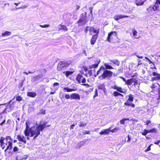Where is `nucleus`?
<instances>
[{"label": "nucleus", "instance_id": "nucleus-1", "mask_svg": "<svg viewBox=\"0 0 160 160\" xmlns=\"http://www.w3.org/2000/svg\"><path fill=\"white\" fill-rule=\"evenodd\" d=\"M48 122H44L43 124H39L36 127H32L29 128V127L27 122H26V128L24 131V133L26 136H29V133L31 134L30 137L34 136L33 139H35L40 134V132L42 131L44 129L47 127H49L50 125L46 124Z\"/></svg>", "mask_w": 160, "mask_h": 160}, {"label": "nucleus", "instance_id": "nucleus-2", "mask_svg": "<svg viewBox=\"0 0 160 160\" xmlns=\"http://www.w3.org/2000/svg\"><path fill=\"white\" fill-rule=\"evenodd\" d=\"M0 146L2 149H4L7 146L4 151L6 152L8 150H11L12 148V139L10 136H7L5 138L3 137H1L0 138Z\"/></svg>", "mask_w": 160, "mask_h": 160}, {"label": "nucleus", "instance_id": "nucleus-3", "mask_svg": "<svg viewBox=\"0 0 160 160\" xmlns=\"http://www.w3.org/2000/svg\"><path fill=\"white\" fill-rule=\"evenodd\" d=\"M101 72H103L102 75L99 76V78H102V79H105L109 78L110 76V71L106 70L105 68L103 66H101L97 71V75H94L96 77Z\"/></svg>", "mask_w": 160, "mask_h": 160}, {"label": "nucleus", "instance_id": "nucleus-4", "mask_svg": "<svg viewBox=\"0 0 160 160\" xmlns=\"http://www.w3.org/2000/svg\"><path fill=\"white\" fill-rule=\"evenodd\" d=\"M69 64L65 61H60L58 64L57 69L58 71H62L68 66Z\"/></svg>", "mask_w": 160, "mask_h": 160}, {"label": "nucleus", "instance_id": "nucleus-5", "mask_svg": "<svg viewBox=\"0 0 160 160\" xmlns=\"http://www.w3.org/2000/svg\"><path fill=\"white\" fill-rule=\"evenodd\" d=\"M138 76V74L137 72L134 73L133 75L132 76V78L130 79H128L129 82L128 85H130L132 83H134L133 86L135 87L138 85V78H134V77H137Z\"/></svg>", "mask_w": 160, "mask_h": 160}, {"label": "nucleus", "instance_id": "nucleus-6", "mask_svg": "<svg viewBox=\"0 0 160 160\" xmlns=\"http://www.w3.org/2000/svg\"><path fill=\"white\" fill-rule=\"evenodd\" d=\"M83 73L78 74L77 75L76 78V81L79 83H84L86 82V79L85 78L83 77Z\"/></svg>", "mask_w": 160, "mask_h": 160}, {"label": "nucleus", "instance_id": "nucleus-7", "mask_svg": "<svg viewBox=\"0 0 160 160\" xmlns=\"http://www.w3.org/2000/svg\"><path fill=\"white\" fill-rule=\"evenodd\" d=\"M7 113L0 112V125L2 126L6 122V115L4 114Z\"/></svg>", "mask_w": 160, "mask_h": 160}, {"label": "nucleus", "instance_id": "nucleus-8", "mask_svg": "<svg viewBox=\"0 0 160 160\" xmlns=\"http://www.w3.org/2000/svg\"><path fill=\"white\" fill-rule=\"evenodd\" d=\"M152 75L155 77H152L151 81H154L160 80V74L156 72H153L152 73Z\"/></svg>", "mask_w": 160, "mask_h": 160}, {"label": "nucleus", "instance_id": "nucleus-9", "mask_svg": "<svg viewBox=\"0 0 160 160\" xmlns=\"http://www.w3.org/2000/svg\"><path fill=\"white\" fill-rule=\"evenodd\" d=\"M17 139L20 142H23L24 144H26L27 140L26 139L25 136L21 134H19L17 135Z\"/></svg>", "mask_w": 160, "mask_h": 160}, {"label": "nucleus", "instance_id": "nucleus-10", "mask_svg": "<svg viewBox=\"0 0 160 160\" xmlns=\"http://www.w3.org/2000/svg\"><path fill=\"white\" fill-rule=\"evenodd\" d=\"M98 35L94 34L93 35L90 40V43L92 45H94L96 42V41L98 38Z\"/></svg>", "mask_w": 160, "mask_h": 160}, {"label": "nucleus", "instance_id": "nucleus-11", "mask_svg": "<svg viewBox=\"0 0 160 160\" xmlns=\"http://www.w3.org/2000/svg\"><path fill=\"white\" fill-rule=\"evenodd\" d=\"M80 99V96L77 93H73L70 95L71 99L79 100Z\"/></svg>", "mask_w": 160, "mask_h": 160}, {"label": "nucleus", "instance_id": "nucleus-12", "mask_svg": "<svg viewBox=\"0 0 160 160\" xmlns=\"http://www.w3.org/2000/svg\"><path fill=\"white\" fill-rule=\"evenodd\" d=\"M89 31L90 33L91 32H92L93 33H96L95 34H97V35H98L99 32V29H96L95 28L93 27H90Z\"/></svg>", "mask_w": 160, "mask_h": 160}, {"label": "nucleus", "instance_id": "nucleus-13", "mask_svg": "<svg viewBox=\"0 0 160 160\" xmlns=\"http://www.w3.org/2000/svg\"><path fill=\"white\" fill-rule=\"evenodd\" d=\"M5 103L0 104V112L7 113V108L4 106Z\"/></svg>", "mask_w": 160, "mask_h": 160}, {"label": "nucleus", "instance_id": "nucleus-14", "mask_svg": "<svg viewBox=\"0 0 160 160\" xmlns=\"http://www.w3.org/2000/svg\"><path fill=\"white\" fill-rule=\"evenodd\" d=\"M111 88L116 90L118 91L121 93H124V92L122 88L120 87H118L117 85H115L111 87Z\"/></svg>", "mask_w": 160, "mask_h": 160}, {"label": "nucleus", "instance_id": "nucleus-15", "mask_svg": "<svg viewBox=\"0 0 160 160\" xmlns=\"http://www.w3.org/2000/svg\"><path fill=\"white\" fill-rule=\"evenodd\" d=\"M100 62V60H97L96 62H95V64L91 65L89 66V68L90 69H91L92 68H97Z\"/></svg>", "mask_w": 160, "mask_h": 160}, {"label": "nucleus", "instance_id": "nucleus-16", "mask_svg": "<svg viewBox=\"0 0 160 160\" xmlns=\"http://www.w3.org/2000/svg\"><path fill=\"white\" fill-rule=\"evenodd\" d=\"M110 132V128L107 129H104L102 130L101 131L99 132V134L101 135H108L109 133Z\"/></svg>", "mask_w": 160, "mask_h": 160}, {"label": "nucleus", "instance_id": "nucleus-17", "mask_svg": "<svg viewBox=\"0 0 160 160\" xmlns=\"http://www.w3.org/2000/svg\"><path fill=\"white\" fill-rule=\"evenodd\" d=\"M158 4L160 5V0H156L154 3L153 7L155 9V10L158 11L159 8Z\"/></svg>", "mask_w": 160, "mask_h": 160}, {"label": "nucleus", "instance_id": "nucleus-18", "mask_svg": "<svg viewBox=\"0 0 160 160\" xmlns=\"http://www.w3.org/2000/svg\"><path fill=\"white\" fill-rule=\"evenodd\" d=\"M86 16H84L83 15H82L81 18L77 21V23H79L81 22H84L85 23L87 22L86 19Z\"/></svg>", "mask_w": 160, "mask_h": 160}, {"label": "nucleus", "instance_id": "nucleus-19", "mask_svg": "<svg viewBox=\"0 0 160 160\" xmlns=\"http://www.w3.org/2000/svg\"><path fill=\"white\" fill-rule=\"evenodd\" d=\"M147 0H136V4L137 6L142 5Z\"/></svg>", "mask_w": 160, "mask_h": 160}, {"label": "nucleus", "instance_id": "nucleus-20", "mask_svg": "<svg viewBox=\"0 0 160 160\" xmlns=\"http://www.w3.org/2000/svg\"><path fill=\"white\" fill-rule=\"evenodd\" d=\"M27 95L30 97L34 98L37 95V94L35 92H30L27 93Z\"/></svg>", "mask_w": 160, "mask_h": 160}, {"label": "nucleus", "instance_id": "nucleus-21", "mask_svg": "<svg viewBox=\"0 0 160 160\" xmlns=\"http://www.w3.org/2000/svg\"><path fill=\"white\" fill-rule=\"evenodd\" d=\"M98 88L99 89L103 90L105 93H106L105 85L103 84H99V85L98 86Z\"/></svg>", "mask_w": 160, "mask_h": 160}, {"label": "nucleus", "instance_id": "nucleus-22", "mask_svg": "<svg viewBox=\"0 0 160 160\" xmlns=\"http://www.w3.org/2000/svg\"><path fill=\"white\" fill-rule=\"evenodd\" d=\"M112 95L114 97H116L118 96H120L122 97H123V95L121 93L117 91H114L113 92Z\"/></svg>", "mask_w": 160, "mask_h": 160}, {"label": "nucleus", "instance_id": "nucleus-23", "mask_svg": "<svg viewBox=\"0 0 160 160\" xmlns=\"http://www.w3.org/2000/svg\"><path fill=\"white\" fill-rule=\"evenodd\" d=\"M147 10L149 13H151L153 11H156V10H155L153 6H150L147 8Z\"/></svg>", "mask_w": 160, "mask_h": 160}, {"label": "nucleus", "instance_id": "nucleus-24", "mask_svg": "<svg viewBox=\"0 0 160 160\" xmlns=\"http://www.w3.org/2000/svg\"><path fill=\"white\" fill-rule=\"evenodd\" d=\"M63 90H65L68 92H71L75 91L76 90V89L69 88L68 87H65L63 88Z\"/></svg>", "mask_w": 160, "mask_h": 160}, {"label": "nucleus", "instance_id": "nucleus-25", "mask_svg": "<svg viewBox=\"0 0 160 160\" xmlns=\"http://www.w3.org/2000/svg\"><path fill=\"white\" fill-rule=\"evenodd\" d=\"M74 72V71H67L63 72V73L65 74L66 77H68L69 75L72 74Z\"/></svg>", "mask_w": 160, "mask_h": 160}, {"label": "nucleus", "instance_id": "nucleus-26", "mask_svg": "<svg viewBox=\"0 0 160 160\" xmlns=\"http://www.w3.org/2000/svg\"><path fill=\"white\" fill-rule=\"evenodd\" d=\"M11 32L6 31L2 33V37H5L6 36H9L11 35Z\"/></svg>", "mask_w": 160, "mask_h": 160}, {"label": "nucleus", "instance_id": "nucleus-27", "mask_svg": "<svg viewBox=\"0 0 160 160\" xmlns=\"http://www.w3.org/2000/svg\"><path fill=\"white\" fill-rule=\"evenodd\" d=\"M114 20H115L116 21H118V20L122 18V15H115L113 18Z\"/></svg>", "mask_w": 160, "mask_h": 160}, {"label": "nucleus", "instance_id": "nucleus-28", "mask_svg": "<svg viewBox=\"0 0 160 160\" xmlns=\"http://www.w3.org/2000/svg\"><path fill=\"white\" fill-rule=\"evenodd\" d=\"M128 98L127 100L129 101L130 102H132L133 101L134 97L131 94H130L128 96Z\"/></svg>", "mask_w": 160, "mask_h": 160}, {"label": "nucleus", "instance_id": "nucleus-29", "mask_svg": "<svg viewBox=\"0 0 160 160\" xmlns=\"http://www.w3.org/2000/svg\"><path fill=\"white\" fill-rule=\"evenodd\" d=\"M60 26L61 27L60 28V29L66 32L68 31V28L66 26L60 24Z\"/></svg>", "mask_w": 160, "mask_h": 160}, {"label": "nucleus", "instance_id": "nucleus-30", "mask_svg": "<svg viewBox=\"0 0 160 160\" xmlns=\"http://www.w3.org/2000/svg\"><path fill=\"white\" fill-rule=\"evenodd\" d=\"M64 97H65V98L67 99L70 98V95L69 94H63L62 96V97L61 98H63Z\"/></svg>", "mask_w": 160, "mask_h": 160}, {"label": "nucleus", "instance_id": "nucleus-31", "mask_svg": "<svg viewBox=\"0 0 160 160\" xmlns=\"http://www.w3.org/2000/svg\"><path fill=\"white\" fill-rule=\"evenodd\" d=\"M158 85L159 86V85H160L158 83H155L152 84L151 86V88L152 89H155L156 88H157Z\"/></svg>", "mask_w": 160, "mask_h": 160}, {"label": "nucleus", "instance_id": "nucleus-32", "mask_svg": "<svg viewBox=\"0 0 160 160\" xmlns=\"http://www.w3.org/2000/svg\"><path fill=\"white\" fill-rule=\"evenodd\" d=\"M113 64H115L117 66H119L120 64V63L119 61L117 60H113L111 61Z\"/></svg>", "mask_w": 160, "mask_h": 160}, {"label": "nucleus", "instance_id": "nucleus-33", "mask_svg": "<svg viewBox=\"0 0 160 160\" xmlns=\"http://www.w3.org/2000/svg\"><path fill=\"white\" fill-rule=\"evenodd\" d=\"M126 120H129V119L128 118H123L120 121V124H124L125 121Z\"/></svg>", "mask_w": 160, "mask_h": 160}, {"label": "nucleus", "instance_id": "nucleus-34", "mask_svg": "<svg viewBox=\"0 0 160 160\" xmlns=\"http://www.w3.org/2000/svg\"><path fill=\"white\" fill-rule=\"evenodd\" d=\"M149 132V130L144 129L143 132H141V134L143 136H146Z\"/></svg>", "mask_w": 160, "mask_h": 160}, {"label": "nucleus", "instance_id": "nucleus-35", "mask_svg": "<svg viewBox=\"0 0 160 160\" xmlns=\"http://www.w3.org/2000/svg\"><path fill=\"white\" fill-rule=\"evenodd\" d=\"M120 129L118 127L115 128L111 130V132L112 133L117 132Z\"/></svg>", "mask_w": 160, "mask_h": 160}, {"label": "nucleus", "instance_id": "nucleus-36", "mask_svg": "<svg viewBox=\"0 0 160 160\" xmlns=\"http://www.w3.org/2000/svg\"><path fill=\"white\" fill-rule=\"evenodd\" d=\"M120 78H121L123 81H124L125 82V84L128 85V83L129 82L128 79L127 80H126V79L123 77H120Z\"/></svg>", "mask_w": 160, "mask_h": 160}, {"label": "nucleus", "instance_id": "nucleus-37", "mask_svg": "<svg viewBox=\"0 0 160 160\" xmlns=\"http://www.w3.org/2000/svg\"><path fill=\"white\" fill-rule=\"evenodd\" d=\"M40 114L45 115L46 114V110L42 109L40 110L39 113Z\"/></svg>", "mask_w": 160, "mask_h": 160}, {"label": "nucleus", "instance_id": "nucleus-38", "mask_svg": "<svg viewBox=\"0 0 160 160\" xmlns=\"http://www.w3.org/2000/svg\"><path fill=\"white\" fill-rule=\"evenodd\" d=\"M16 100L18 101H21L22 100V98L20 96H17L16 97Z\"/></svg>", "mask_w": 160, "mask_h": 160}, {"label": "nucleus", "instance_id": "nucleus-39", "mask_svg": "<svg viewBox=\"0 0 160 160\" xmlns=\"http://www.w3.org/2000/svg\"><path fill=\"white\" fill-rule=\"evenodd\" d=\"M39 26L42 28H47L49 27L50 26V25L49 24L40 25Z\"/></svg>", "mask_w": 160, "mask_h": 160}, {"label": "nucleus", "instance_id": "nucleus-40", "mask_svg": "<svg viewBox=\"0 0 160 160\" xmlns=\"http://www.w3.org/2000/svg\"><path fill=\"white\" fill-rule=\"evenodd\" d=\"M129 102V101L127 100L126 102L124 103V105H125L130 106V104L132 102Z\"/></svg>", "mask_w": 160, "mask_h": 160}, {"label": "nucleus", "instance_id": "nucleus-41", "mask_svg": "<svg viewBox=\"0 0 160 160\" xmlns=\"http://www.w3.org/2000/svg\"><path fill=\"white\" fill-rule=\"evenodd\" d=\"M157 130L155 128H153L152 129H150L149 130V132H156Z\"/></svg>", "mask_w": 160, "mask_h": 160}, {"label": "nucleus", "instance_id": "nucleus-42", "mask_svg": "<svg viewBox=\"0 0 160 160\" xmlns=\"http://www.w3.org/2000/svg\"><path fill=\"white\" fill-rule=\"evenodd\" d=\"M87 124L86 123H83L81 122L80 124L79 125L80 127H82L83 126H85L87 125Z\"/></svg>", "mask_w": 160, "mask_h": 160}, {"label": "nucleus", "instance_id": "nucleus-43", "mask_svg": "<svg viewBox=\"0 0 160 160\" xmlns=\"http://www.w3.org/2000/svg\"><path fill=\"white\" fill-rule=\"evenodd\" d=\"M19 150V148L17 146H15L13 147V152H15L18 151Z\"/></svg>", "mask_w": 160, "mask_h": 160}, {"label": "nucleus", "instance_id": "nucleus-44", "mask_svg": "<svg viewBox=\"0 0 160 160\" xmlns=\"http://www.w3.org/2000/svg\"><path fill=\"white\" fill-rule=\"evenodd\" d=\"M77 124V123H74L72 125H71L70 127V130H72L73 129L74 127Z\"/></svg>", "mask_w": 160, "mask_h": 160}, {"label": "nucleus", "instance_id": "nucleus-45", "mask_svg": "<svg viewBox=\"0 0 160 160\" xmlns=\"http://www.w3.org/2000/svg\"><path fill=\"white\" fill-rule=\"evenodd\" d=\"M158 99H160V85H159V88L158 90Z\"/></svg>", "mask_w": 160, "mask_h": 160}, {"label": "nucleus", "instance_id": "nucleus-46", "mask_svg": "<svg viewBox=\"0 0 160 160\" xmlns=\"http://www.w3.org/2000/svg\"><path fill=\"white\" fill-rule=\"evenodd\" d=\"M132 32L133 35L134 36L136 35L138 33V32L137 30L134 29H132Z\"/></svg>", "mask_w": 160, "mask_h": 160}, {"label": "nucleus", "instance_id": "nucleus-47", "mask_svg": "<svg viewBox=\"0 0 160 160\" xmlns=\"http://www.w3.org/2000/svg\"><path fill=\"white\" fill-rule=\"evenodd\" d=\"M33 78L35 79V80H36L37 79H38L41 78L40 75H38L35 76H34Z\"/></svg>", "mask_w": 160, "mask_h": 160}, {"label": "nucleus", "instance_id": "nucleus-48", "mask_svg": "<svg viewBox=\"0 0 160 160\" xmlns=\"http://www.w3.org/2000/svg\"><path fill=\"white\" fill-rule=\"evenodd\" d=\"M98 90L97 89L95 90L94 95L93 96V98H94L98 96Z\"/></svg>", "mask_w": 160, "mask_h": 160}, {"label": "nucleus", "instance_id": "nucleus-49", "mask_svg": "<svg viewBox=\"0 0 160 160\" xmlns=\"http://www.w3.org/2000/svg\"><path fill=\"white\" fill-rule=\"evenodd\" d=\"M104 66H105V69H110V65L106 64H104Z\"/></svg>", "mask_w": 160, "mask_h": 160}, {"label": "nucleus", "instance_id": "nucleus-50", "mask_svg": "<svg viewBox=\"0 0 160 160\" xmlns=\"http://www.w3.org/2000/svg\"><path fill=\"white\" fill-rule=\"evenodd\" d=\"M82 68L83 69L85 72H87L88 70V68L86 66H83L82 67Z\"/></svg>", "mask_w": 160, "mask_h": 160}, {"label": "nucleus", "instance_id": "nucleus-51", "mask_svg": "<svg viewBox=\"0 0 160 160\" xmlns=\"http://www.w3.org/2000/svg\"><path fill=\"white\" fill-rule=\"evenodd\" d=\"M151 145H149L147 148V149L145 150V152H147L151 150Z\"/></svg>", "mask_w": 160, "mask_h": 160}, {"label": "nucleus", "instance_id": "nucleus-52", "mask_svg": "<svg viewBox=\"0 0 160 160\" xmlns=\"http://www.w3.org/2000/svg\"><path fill=\"white\" fill-rule=\"evenodd\" d=\"M128 138V139L126 141L128 142H130V140H131V138L130 137V136L129 135H128L125 138V139L126 138Z\"/></svg>", "mask_w": 160, "mask_h": 160}, {"label": "nucleus", "instance_id": "nucleus-53", "mask_svg": "<svg viewBox=\"0 0 160 160\" xmlns=\"http://www.w3.org/2000/svg\"><path fill=\"white\" fill-rule=\"evenodd\" d=\"M89 27L88 26H87L84 30V32L86 33H87L88 31Z\"/></svg>", "mask_w": 160, "mask_h": 160}, {"label": "nucleus", "instance_id": "nucleus-54", "mask_svg": "<svg viewBox=\"0 0 160 160\" xmlns=\"http://www.w3.org/2000/svg\"><path fill=\"white\" fill-rule=\"evenodd\" d=\"M90 131H85L84 132H83L84 134H90Z\"/></svg>", "mask_w": 160, "mask_h": 160}, {"label": "nucleus", "instance_id": "nucleus-55", "mask_svg": "<svg viewBox=\"0 0 160 160\" xmlns=\"http://www.w3.org/2000/svg\"><path fill=\"white\" fill-rule=\"evenodd\" d=\"M92 70H91L88 71V73L90 76H91L92 75Z\"/></svg>", "mask_w": 160, "mask_h": 160}, {"label": "nucleus", "instance_id": "nucleus-56", "mask_svg": "<svg viewBox=\"0 0 160 160\" xmlns=\"http://www.w3.org/2000/svg\"><path fill=\"white\" fill-rule=\"evenodd\" d=\"M110 32L108 33V35L107 39V40L108 42H110Z\"/></svg>", "mask_w": 160, "mask_h": 160}, {"label": "nucleus", "instance_id": "nucleus-57", "mask_svg": "<svg viewBox=\"0 0 160 160\" xmlns=\"http://www.w3.org/2000/svg\"><path fill=\"white\" fill-rule=\"evenodd\" d=\"M93 8V7H90L89 8V10L90 11V13L91 15L92 14V9Z\"/></svg>", "mask_w": 160, "mask_h": 160}, {"label": "nucleus", "instance_id": "nucleus-58", "mask_svg": "<svg viewBox=\"0 0 160 160\" xmlns=\"http://www.w3.org/2000/svg\"><path fill=\"white\" fill-rule=\"evenodd\" d=\"M145 123L146 125H148L149 123H151V121L150 120H148L146 121Z\"/></svg>", "mask_w": 160, "mask_h": 160}, {"label": "nucleus", "instance_id": "nucleus-59", "mask_svg": "<svg viewBox=\"0 0 160 160\" xmlns=\"http://www.w3.org/2000/svg\"><path fill=\"white\" fill-rule=\"evenodd\" d=\"M82 85L85 86H86L87 88L90 87V85L87 83H83Z\"/></svg>", "mask_w": 160, "mask_h": 160}, {"label": "nucleus", "instance_id": "nucleus-60", "mask_svg": "<svg viewBox=\"0 0 160 160\" xmlns=\"http://www.w3.org/2000/svg\"><path fill=\"white\" fill-rule=\"evenodd\" d=\"M59 84L58 82H55L53 84V86L54 87L58 86L59 85Z\"/></svg>", "mask_w": 160, "mask_h": 160}, {"label": "nucleus", "instance_id": "nucleus-61", "mask_svg": "<svg viewBox=\"0 0 160 160\" xmlns=\"http://www.w3.org/2000/svg\"><path fill=\"white\" fill-rule=\"evenodd\" d=\"M145 58L147 60H148V61L149 62V63H153V62H152L150 60H149L147 57H145Z\"/></svg>", "mask_w": 160, "mask_h": 160}, {"label": "nucleus", "instance_id": "nucleus-62", "mask_svg": "<svg viewBox=\"0 0 160 160\" xmlns=\"http://www.w3.org/2000/svg\"><path fill=\"white\" fill-rule=\"evenodd\" d=\"M160 142V141L159 140H158L157 141V142H154V144H157L158 145L159 143Z\"/></svg>", "mask_w": 160, "mask_h": 160}, {"label": "nucleus", "instance_id": "nucleus-63", "mask_svg": "<svg viewBox=\"0 0 160 160\" xmlns=\"http://www.w3.org/2000/svg\"><path fill=\"white\" fill-rule=\"evenodd\" d=\"M130 106H131L132 108H134L135 106V105L134 104L132 103L130 104Z\"/></svg>", "mask_w": 160, "mask_h": 160}, {"label": "nucleus", "instance_id": "nucleus-64", "mask_svg": "<svg viewBox=\"0 0 160 160\" xmlns=\"http://www.w3.org/2000/svg\"><path fill=\"white\" fill-rule=\"evenodd\" d=\"M76 10H78L80 8V6L78 5H76Z\"/></svg>", "mask_w": 160, "mask_h": 160}]
</instances>
